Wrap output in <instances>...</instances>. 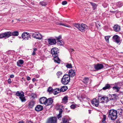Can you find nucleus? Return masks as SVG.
<instances>
[{"label":"nucleus","instance_id":"f3484780","mask_svg":"<svg viewBox=\"0 0 123 123\" xmlns=\"http://www.w3.org/2000/svg\"><path fill=\"white\" fill-rule=\"evenodd\" d=\"M43 108V107L42 106L40 105H38L36 106L35 109L37 111H40L42 110Z\"/></svg>","mask_w":123,"mask_h":123},{"label":"nucleus","instance_id":"423d86ee","mask_svg":"<svg viewBox=\"0 0 123 123\" xmlns=\"http://www.w3.org/2000/svg\"><path fill=\"white\" fill-rule=\"evenodd\" d=\"M11 32L10 31L5 32L0 34V38L3 37L8 38L11 36Z\"/></svg>","mask_w":123,"mask_h":123},{"label":"nucleus","instance_id":"4d7b16f0","mask_svg":"<svg viewBox=\"0 0 123 123\" xmlns=\"http://www.w3.org/2000/svg\"><path fill=\"white\" fill-rule=\"evenodd\" d=\"M98 22H97V23H96V26H98L97 25L98 24V25H99V26H100V25H99V24H98Z\"/></svg>","mask_w":123,"mask_h":123},{"label":"nucleus","instance_id":"37998d69","mask_svg":"<svg viewBox=\"0 0 123 123\" xmlns=\"http://www.w3.org/2000/svg\"><path fill=\"white\" fill-rule=\"evenodd\" d=\"M62 37L61 36H59L58 37H56V38L57 40L58 41H59L61 39Z\"/></svg>","mask_w":123,"mask_h":123},{"label":"nucleus","instance_id":"09e8293b","mask_svg":"<svg viewBox=\"0 0 123 123\" xmlns=\"http://www.w3.org/2000/svg\"><path fill=\"white\" fill-rule=\"evenodd\" d=\"M110 12L111 13H115L117 12L116 11H110Z\"/></svg>","mask_w":123,"mask_h":123},{"label":"nucleus","instance_id":"f03ea898","mask_svg":"<svg viewBox=\"0 0 123 123\" xmlns=\"http://www.w3.org/2000/svg\"><path fill=\"white\" fill-rule=\"evenodd\" d=\"M74 26L75 27L82 32H84L86 30L88 29V27L87 25L83 24H81L78 23L75 24H74Z\"/></svg>","mask_w":123,"mask_h":123},{"label":"nucleus","instance_id":"a19ab883","mask_svg":"<svg viewBox=\"0 0 123 123\" xmlns=\"http://www.w3.org/2000/svg\"><path fill=\"white\" fill-rule=\"evenodd\" d=\"M53 89L51 87H49L48 89V91L49 92H50L52 91Z\"/></svg>","mask_w":123,"mask_h":123},{"label":"nucleus","instance_id":"de8ad7c7","mask_svg":"<svg viewBox=\"0 0 123 123\" xmlns=\"http://www.w3.org/2000/svg\"><path fill=\"white\" fill-rule=\"evenodd\" d=\"M8 82L9 84H10L11 82V80L10 79H9L8 80Z\"/></svg>","mask_w":123,"mask_h":123},{"label":"nucleus","instance_id":"b1692460","mask_svg":"<svg viewBox=\"0 0 123 123\" xmlns=\"http://www.w3.org/2000/svg\"><path fill=\"white\" fill-rule=\"evenodd\" d=\"M35 104L34 102L31 101L29 103V107L30 108H32L34 106Z\"/></svg>","mask_w":123,"mask_h":123},{"label":"nucleus","instance_id":"f704fd0d","mask_svg":"<svg viewBox=\"0 0 123 123\" xmlns=\"http://www.w3.org/2000/svg\"><path fill=\"white\" fill-rule=\"evenodd\" d=\"M106 119V116L105 115H103V118L102 120V122L103 123H105V120Z\"/></svg>","mask_w":123,"mask_h":123},{"label":"nucleus","instance_id":"aec40b11","mask_svg":"<svg viewBox=\"0 0 123 123\" xmlns=\"http://www.w3.org/2000/svg\"><path fill=\"white\" fill-rule=\"evenodd\" d=\"M103 96H99L98 97V99L99 102H100L102 103H104V101H103Z\"/></svg>","mask_w":123,"mask_h":123},{"label":"nucleus","instance_id":"a18cd8bd","mask_svg":"<svg viewBox=\"0 0 123 123\" xmlns=\"http://www.w3.org/2000/svg\"><path fill=\"white\" fill-rule=\"evenodd\" d=\"M67 3V2L66 1H64L62 2V4L63 5H66Z\"/></svg>","mask_w":123,"mask_h":123},{"label":"nucleus","instance_id":"6e6552de","mask_svg":"<svg viewBox=\"0 0 123 123\" xmlns=\"http://www.w3.org/2000/svg\"><path fill=\"white\" fill-rule=\"evenodd\" d=\"M32 36L34 38L39 39H41L42 37V35L39 33L37 32L32 33Z\"/></svg>","mask_w":123,"mask_h":123},{"label":"nucleus","instance_id":"7ed1b4c3","mask_svg":"<svg viewBox=\"0 0 123 123\" xmlns=\"http://www.w3.org/2000/svg\"><path fill=\"white\" fill-rule=\"evenodd\" d=\"M117 112L115 110L111 109L110 110L109 112L108 117L111 118L112 120H115L117 117Z\"/></svg>","mask_w":123,"mask_h":123},{"label":"nucleus","instance_id":"a878e982","mask_svg":"<svg viewBox=\"0 0 123 123\" xmlns=\"http://www.w3.org/2000/svg\"><path fill=\"white\" fill-rule=\"evenodd\" d=\"M68 89V87L66 86H64L62 87L60 89L61 91L64 92L65 91Z\"/></svg>","mask_w":123,"mask_h":123},{"label":"nucleus","instance_id":"58836bf2","mask_svg":"<svg viewBox=\"0 0 123 123\" xmlns=\"http://www.w3.org/2000/svg\"><path fill=\"white\" fill-rule=\"evenodd\" d=\"M117 6L118 7H120L122 6L120 2H118L117 3Z\"/></svg>","mask_w":123,"mask_h":123},{"label":"nucleus","instance_id":"a211bd4d","mask_svg":"<svg viewBox=\"0 0 123 123\" xmlns=\"http://www.w3.org/2000/svg\"><path fill=\"white\" fill-rule=\"evenodd\" d=\"M114 30L116 31H119L120 30V28L119 25H115L113 27Z\"/></svg>","mask_w":123,"mask_h":123},{"label":"nucleus","instance_id":"473e14b6","mask_svg":"<svg viewBox=\"0 0 123 123\" xmlns=\"http://www.w3.org/2000/svg\"><path fill=\"white\" fill-rule=\"evenodd\" d=\"M89 80V79L87 78H85L83 79V82L85 84H86L87 83Z\"/></svg>","mask_w":123,"mask_h":123},{"label":"nucleus","instance_id":"20e7f679","mask_svg":"<svg viewBox=\"0 0 123 123\" xmlns=\"http://www.w3.org/2000/svg\"><path fill=\"white\" fill-rule=\"evenodd\" d=\"M70 78L68 75H65L62 80V83L64 85L67 84L70 81Z\"/></svg>","mask_w":123,"mask_h":123},{"label":"nucleus","instance_id":"bf43d9fd","mask_svg":"<svg viewBox=\"0 0 123 123\" xmlns=\"http://www.w3.org/2000/svg\"><path fill=\"white\" fill-rule=\"evenodd\" d=\"M89 114H91V110H89Z\"/></svg>","mask_w":123,"mask_h":123},{"label":"nucleus","instance_id":"0eeeda50","mask_svg":"<svg viewBox=\"0 0 123 123\" xmlns=\"http://www.w3.org/2000/svg\"><path fill=\"white\" fill-rule=\"evenodd\" d=\"M30 35L27 32H24L22 35V38L26 40H29L30 38Z\"/></svg>","mask_w":123,"mask_h":123},{"label":"nucleus","instance_id":"bb28decb","mask_svg":"<svg viewBox=\"0 0 123 123\" xmlns=\"http://www.w3.org/2000/svg\"><path fill=\"white\" fill-rule=\"evenodd\" d=\"M68 97L67 96H65L62 99V102L64 103L65 104L68 101Z\"/></svg>","mask_w":123,"mask_h":123},{"label":"nucleus","instance_id":"72a5a7b5","mask_svg":"<svg viewBox=\"0 0 123 123\" xmlns=\"http://www.w3.org/2000/svg\"><path fill=\"white\" fill-rule=\"evenodd\" d=\"M110 37V36H106L105 37V39L107 43L109 42V39Z\"/></svg>","mask_w":123,"mask_h":123},{"label":"nucleus","instance_id":"3c124183","mask_svg":"<svg viewBox=\"0 0 123 123\" xmlns=\"http://www.w3.org/2000/svg\"><path fill=\"white\" fill-rule=\"evenodd\" d=\"M14 77V75L13 74H11L10 76V78H13Z\"/></svg>","mask_w":123,"mask_h":123},{"label":"nucleus","instance_id":"1a4fd4ad","mask_svg":"<svg viewBox=\"0 0 123 123\" xmlns=\"http://www.w3.org/2000/svg\"><path fill=\"white\" fill-rule=\"evenodd\" d=\"M47 41L48 44L51 45H54L56 43L55 39L52 37H50L48 39Z\"/></svg>","mask_w":123,"mask_h":123},{"label":"nucleus","instance_id":"ea45409f","mask_svg":"<svg viewBox=\"0 0 123 123\" xmlns=\"http://www.w3.org/2000/svg\"><path fill=\"white\" fill-rule=\"evenodd\" d=\"M70 107L71 109H74L76 108V106L75 105L72 104L71 105Z\"/></svg>","mask_w":123,"mask_h":123},{"label":"nucleus","instance_id":"dca6fc26","mask_svg":"<svg viewBox=\"0 0 123 123\" xmlns=\"http://www.w3.org/2000/svg\"><path fill=\"white\" fill-rule=\"evenodd\" d=\"M47 98L44 97H43L40 99V102L41 104H44L45 105Z\"/></svg>","mask_w":123,"mask_h":123},{"label":"nucleus","instance_id":"c03bdc74","mask_svg":"<svg viewBox=\"0 0 123 123\" xmlns=\"http://www.w3.org/2000/svg\"><path fill=\"white\" fill-rule=\"evenodd\" d=\"M62 116V114H61L60 113H59L57 116V117L58 119H59L60 118H61V117Z\"/></svg>","mask_w":123,"mask_h":123},{"label":"nucleus","instance_id":"c756f323","mask_svg":"<svg viewBox=\"0 0 123 123\" xmlns=\"http://www.w3.org/2000/svg\"><path fill=\"white\" fill-rule=\"evenodd\" d=\"M63 123H69L68 120L65 117L62 119Z\"/></svg>","mask_w":123,"mask_h":123},{"label":"nucleus","instance_id":"e2e57ef3","mask_svg":"<svg viewBox=\"0 0 123 123\" xmlns=\"http://www.w3.org/2000/svg\"><path fill=\"white\" fill-rule=\"evenodd\" d=\"M39 75L38 76H37V77L38 78L39 77Z\"/></svg>","mask_w":123,"mask_h":123},{"label":"nucleus","instance_id":"39448f33","mask_svg":"<svg viewBox=\"0 0 123 123\" xmlns=\"http://www.w3.org/2000/svg\"><path fill=\"white\" fill-rule=\"evenodd\" d=\"M15 95L19 96V99L21 100L22 102H24L25 101V98L24 97V93L22 91H21V92H19L18 91L17 92Z\"/></svg>","mask_w":123,"mask_h":123},{"label":"nucleus","instance_id":"f257e3e1","mask_svg":"<svg viewBox=\"0 0 123 123\" xmlns=\"http://www.w3.org/2000/svg\"><path fill=\"white\" fill-rule=\"evenodd\" d=\"M51 52L54 57V61L58 63H60V60L58 56V54L59 53L58 49L56 48H52L51 50Z\"/></svg>","mask_w":123,"mask_h":123},{"label":"nucleus","instance_id":"4c0bfd02","mask_svg":"<svg viewBox=\"0 0 123 123\" xmlns=\"http://www.w3.org/2000/svg\"><path fill=\"white\" fill-rule=\"evenodd\" d=\"M59 25H62L64 26L67 27H68L69 28L71 27V26H70L67 25H66L64 24H62L61 23H59Z\"/></svg>","mask_w":123,"mask_h":123},{"label":"nucleus","instance_id":"412c9836","mask_svg":"<svg viewBox=\"0 0 123 123\" xmlns=\"http://www.w3.org/2000/svg\"><path fill=\"white\" fill-rule=\"evenodd\" d=\"M61 91L60 89L57 88L55 89L53 91V92L54 95H56Z\"/></svg>","mask_w":123,"mask_h":123},{"label":"nucleus","instance_id":"6e6d98bb","mask_svg":"<svg viewBox=\"0 0 123 123\" xmlns=\"http://www.w3.org/2000/svg\"><path fill=\"white\" fill-rule=\"evenodd\" d=\"M37 50V49L35 48H33V51L35 52V51Z\"/></svg>","mask_w":123,"mask_h":123},{"label":"nucleus","instance_id":"6ab92c4d","mask_svg":"<svg viewBox=\"0 0 123 123\" xmlns=\"http://www.w3.org/2000/svg\"><path fill=\"white\" fill-rule=\"evenodd\" d=\"M24 62V61L23 60H19L17 62V65L18 67H21L22 65L23 64Z\"/></svg>","mask_w":123,"mask_h":123},{"label":"nucleus","instance_id":"4be33fe9","mask_svg":"<svg viewBox=\"0 0 123 123\" xmlns=\"http://www.w3.org/2000/svg\"><path fill=\"white\" fill-rule=\"evenodd\" d=\"M110 87L111 86L109 84H107L105 85V86L102 88V89L104 90H105L109 89Z\"/></svg>","mask_w":123,"mask_h":123},{"label":"nucleus","instance_id":"13d9d810","mask_svg":"<svg viewBox=\"0 0 123 123\" xmlns=\"http://www.w3.org/2000/svg\"><path fill=\"white\" fill-rule=\"evenodd\" d=\"M18 123H24L23 121H21L19 122Z\"/></svg>","mask_w":123,"mask_h":123},{"label":"nucleus","instance_id":"2f4dec72","mask_svg":"<svg viewBox=\"0 0 123 123\" xmlns=\"http://www.w3.org/2000/svg\"><path fill=\"white\" fill-rule=\"evenodd\" d=\"M57 43L58 44H59L60 45H62L64 43V42L62 40L58 41H57Z\"/></svg>","mask_w":123,"mask_h":123},{"label":"nucleus","instance_id":"0e129e2a","mask_svg":"<svg viewBox=\"0 0 123 123\" xmlns=\"http://www.w3.org/2000/svg\"><path fill=\"white\" fill-rule=\"evenodd\" d=\"M18 20H19V19H18Z\"/></svg>","mask_w":123,"mask_h":123},{"label":"nucleus","instance_id":"e433bc0d","mask_svg":"<svg viewBox=\"0 0 123 123\" xmlns=\"http://www.w3.org/2000/svg\"><path fill=\"white\" fill-rule=\"evenodd\" d=\"M66 67L68 68H72V65L71 63L68 64L66 65Z\"/></svg>","mask_w":123,"mask_h":123},{"label":"nucleus","instance_id":"5fc2aeb1","mask_svg":"<svg viewBox=\"0 0 123 123\" xmlns=\"http://www.w3.org/2000/svg\"><path fill=\"white\" fill-rule=\"evenodd\" d=\"M74 50L73 49H71L69 51L70 52H72Z\"/></svg>","mask_w":123,"mask_h":123},{"label":"nucleus","instance_id":"680f3d73","mask_svg":"<svg viewBox=\"0 0 123 123\" xmlns=\"http://www.w3.org/2000/svg\"><path fill=\"white\" fill-rule=\"evenodd\" d=\"M115 5V4L114 5H113V6H112V8H115L114 7V5Z\"/></svg>","mask_w":123,"mask_h":123},{"label":"nucleus","instance_id":"864d4df0","mask_svg":"<svg viewBox=\"0 0 123 123\" xmlns=\"http://www.w3.org/2000/svg\"><path fill=\"white\" fill-rule=\"evenodd\" d=\"M35 54H36V53H35V52L33 51V53L32 54V55H35Z\"/></svg>","mask_w":123,"mask_h":123},{"label":"nucleus","instance_id":"49530a36","mask_svg":"<svg viewBox=\"0 0 123 123\" xmlns=\"http://www.w3.org/2000/svg\"><path fill=\"white\" fill-rule=\"evenodd\" d=\"M62 109H60L59 110V113L62 114Z\"/></svg>","mask_w":123,"mask_h":123},{"label":"nucleus","instance_id":"cd10ccee","mask_svg":"<svg viewBox=\"0 0 123 123\" xmlns=\"http://www.w3.org/2000/svg\"><path fill=\"white\" fill-rule=\"evenodd\" d=\"M63 73L61 71H58L56 73V75L58 76V78H59L62 76Z\"/></svg>","mask_w":123,"mask_h":123},{"label":"nucleus","instance_id":"ddd939ff","mask_svg":"<svg viewBox=\"0 0 123 123\" xmlns=\"http://www.w3.org/2000/svg\"><path fill=\"white\" fill-rule=\"evenodd\" d=\"M45 105L46 106H49L52 104L53 102V99L52 98H50L46 99Z\"/></svg>","mask_w":123,"mask_h":123},{"label":"nucleus","instance_id":"8fccbe9b","mask_svg":"<svg viewBox=\"0 0 123 123\" xmlns=\"http://www.w3.org/2000/svg\"><path fill=\"white\" fill-rule=\"evenodd\" d=\"M26 123H33L31 121H28L26 122Z\"/></svg>","mask_w":123,"mask_h":123},{"label":"nucleus","instance_id":"052dcab7","mask_svg":"<svg viewBox=\"0 0 123 123\" xmlns=\"http://www.w3.org/2000/svg\"><path fill=\"white\" fill-rule=\"evenodd\" d=\"M32 80L33 81H34L35 80V78H33Z\"/></svg>","mask_w":123,"mask_h":123},{"label":"nucleus","instance_id":"f8f14e48","mask_svg":"<svg viewBox=\"0 0 123 123\" xmlns=\"http://www.w3.org/2000/svg\"><path fill=\"white\" fill-rule=\"evenodd\" d=\"M99 102L98 99L96 98L93 99L91 101L92 104L94 106L98 107L99 105Z\"/></svg>","mask_w":123,"mask_h":123},{"label":"nucleus","instance_id":"7c9ffc66","mask_svg":"<svg viewBox=\"0 0 123 123\" xmlns=\"http://www.w3.org/2000/svg\"><path fill=\"white\" fill-rule=\"evenodd\" d=\"M90 3L92 6L93 10H95L97 7V5L95 3L91 2H90Z\"/></svg>","mask_w":123,"mask_h":123},{"label":"nucleus","instance_id":"c9c22d12","mask_svg":"<svg viewBox=\"0 0 123 123\" xmlns=\"http://www.w3.org/2000/svg\"><path fill=\"white\" fill-rule=\"evenodd\" d=\"M39 4L40 5H41L42 6H45L47 5L46 4L45 2L43 1H42L40 2L39 3Z\"/></svg>","mask_w":123,"mask_h":123},{"label":"nucleus","instance_id":"393cba45","mask_svg":"<svg viewBox=\"0 0 123 123\" xmlns=\"http://www.w3.org/2000/svg\"><path fill=\"white\" fill-rule=\"evenodd\" d=\"M18 32L17 31H15L12 32H11V36H18Z\"/></svg>","mask_w":123,"mask_h":123},{"label":"nucleus","instance_id":"5701e85b","mask_svg":"<svg viewBox=\"0 0 123 123\" xmlns=\"http://www.w3.org/2000/svg\"><path fill=\"white\" fill-rule=\"evenodd\" d=\"M113 90L116 92H118L120 90V87L117 86H115L112 87Z\"/></svg>","mask_w":123,"mask_h":123},{"label":"nucleus","instance_id":"79ce46f5","mask_svg":"<svg viewBox=\"0 0 123 123\" xmlns=\"http://www.w3.org/2000/svg\"><path fill=\"white\" fill-rule=\"evenodd\" d=\"M113 96L114 97L113 98H112V99L114 100L116 99V94H114L112 95V97Z\"/></svg>","mask_w":123,"mask_h":123},{"label":"nucleus","instance_id":"9b49d317","mask_svg":"<svg viewBox=\"0 0 123 123\" xmlns=\"http://www.w3.org/2000/svg\"><path fill=\"white\" fill-rule=\"evenodd\" d=\"M56 118L55 117H52L49 118L47 123H55L56 121Z\"/></svg>","mask_w":123,"mask_h":123},{"label":"nucleus","instance_id":"2eb2a0df","mask_svg":"<svg viewBox=\"0 0 123 123\" xmlns=\"http://www.w3.org/2000/svg\"><path fill=\"white\" fill-rule=\"evenodd\" d=\"M75 75V72L73 69L70 70L69 72V75L70 78L73 77Z\"/></svg>","mask_w":123,"mask_h":123},{"label":"nucleus","instance_id":"c85d7f7f","mask_svg":"<svg viewBox=\"0 0 123 123\" xmlns=\"http://www.w3.org/2000/svg\"><path fill=\"white\" fill-rule=\"evenodd\" d=\"M103 101H104L105 103H107L109 101L108 98L106 96H103Z\"/></svg>","mask_w":123,"mask_h":123},{"label":"nucleus","instance_id":"9d476101","mask_svg":"<svg viewBox=\"0 0 123 123\" xmlns=\"http://www.w3.org/2000/svg\"><path fill=\"white\" fill-rule=\"evenodd\" d=\"M113 41L118 43L120 42V38L117 35L114 36L112 37Z\"/></svg>","mask_w":123,"mask_h":123},{"label":"nucleus","instance_id":"4468645a","mask_svg":"<svg viewBox=\"0 0 123 123\" xmlns=\"http://www.w3.org/2000/svg\"><path fill=\"white\" fill-rule=\"evenodd\" d=\"M104 68V66L102 64H98L94 66L96 70L101 69Z\"/></svg>","mask_w":123,"mask_h":123},{"label":"nucleus","instance_id":"603ef678","mask_svg":"<svg viewBox=\"0 0 123 123\" xmlns=\"http://www.w3.org/2000/svg\"><path fill=\"white\" fill-rule=\"evenodd\" d=\"M30 79L31 78L30 77L28 76L27 77V79L28 80H30Z\"/></svg>","mask_w":123,"mask_h":123}]
</instances>
